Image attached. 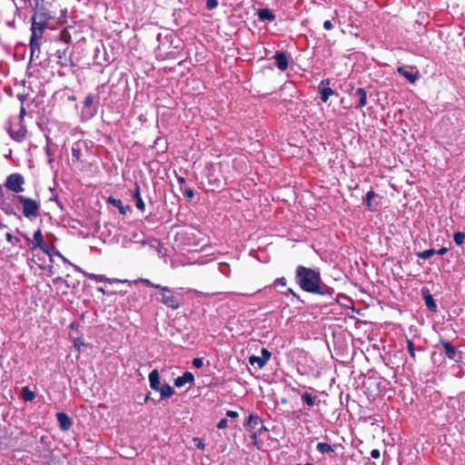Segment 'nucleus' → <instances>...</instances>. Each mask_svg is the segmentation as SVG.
<instances>
[{
    "instance_id": "obj_1",
    "label": "nucleus",
    "mask_w": 465,
    "mask_h": 465,
    "mask_svg": "<svg viewBox=\"0 0 465 465\" xmlns=\"http://www.w3.org/2000/svg\"><path fill=\"white\" fill-rule=\"evenodd\" d=\"M32 8V20L47 25L51 20L65 21L67 9L63 8L57 0H35Z\"/></svg>"
},
{
    "instance_id": "obj_2",
    "label": "nucleus",
    "mask_w": 465,
    "mask_h": 465,
    "mask_svg": "<svg viewBox=\"0 0 465 465\" xmlns=\"http://www.w3.org/2000/svg\"><path fill=\"white\" fill-rule=\"evenodd\" d=\"M295 280L300 288L306 292L321 295L331 293V288L322 285L320 272L312 268L298 265L295 272Z\"/></svg>"
},
{
    "instance_id": "obj_3",
    "label": "nucleus",
    "mask_w": 465,
    "mask_h": 465,
    "mask_svg": "<svg viewBox=\"0 0 465 465\" xmlns=\"http://www.w3.org/2000/svg\"><path fill=\"white\" fill-rule=\"evenodd\" d=\"M16 202L21 205L23 215L30 221L40 216L41 203L33 198L25 195H16Z\"/></svg>"
},
{
    "instance_id": "obj_4",
    "label": "nucleus",
    "mask_w": 465,
    "mask_h": 465,
    "mask_svg": "<svg viewBox=\"0 0 465 465\" xmlns=\"http://www.w3.org/2000/svg\"><path fill=\"white\" fill-rule=\"evenodd\" d=\"M155 288L161 291V297L157 299L161 303L164 304L168 308H171L172 310H177L181 307L183 304V300L180 294L174 293L167 286L157 285Z\"/></svg>"
},
{
    "instance_id": "obj_5",
    "label": "nucleus",
    "mask_w": 465,
    "mask_h": 465,
    "mask_svg": "<svg viewBox=\"0 0 465 465\" xmlns=\"http://www.w3.org/2000/svg\"><path fill=\"white\" fill-rule=\"evenodd\" d=\"M148 379L151 389L160 392L161 400L169 399L174 394V390L168 383L161 384L158 370H153Z\"/></svg>"
},
{
    "instance_id": "obj_6",
    "label": "nucleus",
    "mask_w": 465,
    "mask_h": 465,
    "mask_svg": "<svg viewBox=\"0 0 465 465\" xmlns=\"http://www.w3.org/2000/svg\"><path fill=\"white\" fill-rule=\"evenodd\" d=\"M25 239L27 241L28 245L32 251L40 249L43 252L50 254L49 246L45 242L42 230L38 228L33 235V239H30L27 235L23 234Z\"/></svg>"
},
{
    "instance_id": "obj_7",
    "label": "nucleus",
    "mask_w": 465,
    "mask_h": 465,
    "mask_svg": "<svg viewBox=\"0 0 465 465\" xmlns=\"http://www.w3.org/2000/svg\"><path fill=\"white\" fill-rule=\"evenodd\" d=\"M25 181L19 173H14L7 176L5 186L15 193H21L25 191L24 184Z\"/></svg>"
},
{
    "instance_id": "obj_8",
    "label": "nucleus",
    "mask_w": 465,
    "mask_h": 465,
    "mask_svg": "<svg viewBox=\"0 0 465 465\" xmlns=\"http://www.w3.org/2000/svg\"><path fill=\"white\" fill-rule=\"evenodd\" d=\"M381 196L377 194L373 190H370L363 198V203L368 211L374 213L377 212L381 205Z\"/></svg>"
},
{
    "instance_id": "obj_9",
    "label": "nucleus",
    "mask_w": 465,
    "mask_h": 465,
    "mask_svg": "<svg viewBox=\"0 0 465 465\" xmlns=\"http://www.w3.org/2000/svg\"><path fill=\"white\" fill-rule=\"evenodd\" d=\"M48 26L47 24H44L38 21L32 20L31 25V38L33 45L37 47L38 43L42 44V38L45 28Z\"/></svg>"
},
{
    "instance_id": "obj_10",
    "label": "nucleus",
    "mask_w": 465,
    "mask_h": 465,
    "mask_svg": "<svg viewBox=\"0 0 465 465\" xmlns=\"http://www.w3.org/2000/svg\"><path fill=\"white\" fill-rule=\"evenodd\" d=\"M57 63L62 67L74 66V64L72 58V51L69 46H66L63 50L56 51Z\"/></svg>"
},
{
    "instance_id": "obj_11",
    "label": "nucleus",
    "mask_w": 465,
    "mask_h": 465,
    "mask_svg": "<svg viewBox=\"0 0 465 465\" xmlns=\"http://www.w3.org/2000/svg\"><path fill=\"white\" fill-rule=\"evenodd\" d=\"M397 72L411 84H414L420 75L418 69L414 66H399Z\"/></svg>"
},
{
    "instance_id": "obj_12",
    "label": "nucleus",
    "mask_w": 465,
    "mask_h": 465,
    "mask_svg": "<svg viewBox=\"0 0 465 465\" xmlns=\"http://www.w3.org/2000/svg\"><path fill=\"white\" fill-rule=\"evenodd\" d=\"M244 427L246 430H250V431H253L255 430V429L260 426L258 428L257 430L259 431H262V430H266L267 429L265 428V426L263 425V422L262 420V419L258 416V415H255V414H250L245 422H244Z\"/></svg>"
},
{
    "instance_id": "obj_13",
    "label": "nucleus",
    "mask_w": 465,
    "mask_h": 465,
    "mask_svg": "<svg viewBox=\"0 0 465 465\" xmlns=\"http://www.w3.org/2000/svg\"><path fill=\"white\" fill-rule=\"evenodd\" d=\"M84 276L89 279V280H93V281H95L97 282H109V283H113V282H122V283H131L130 281L128 280H119V279H110V278H107L105 275H103V274H94V273H91V272H85L84 273Z\"/></svg>"
},
{
    "instance_id": "obj_14",
    "label": "nucleus",
    "mask_w": 465,
    "mask_h": 465,
    "mask_svg": "<svg viewBox=\"0 0 465 465\" xmlns=\"http://www.w3.org/2000/svg\"><path fill=\"white\" fill-rule=\"evenodd\" d=\"M330 80L325 79L322 80L319 84V92L321 94V100L323 103H326L329 98L334 94L333 90L329 86L330 85Z\"/></svg>"
},
{
    "instance_id": "obj_15",
    "label": "nucleus",
    "mask_w": 465,
    "mask_h": 465,
    "mask_svg": "<svg viewBox=\"0 0 465 465\" xmlns=\"http://www.w3.org/2000/svg\"><path fill=\"white\" fill-rule=\"evenodd\" d=\"M440 344L442 345V347L444 349V353L447 358H449L450 360H453L455 361H459V359H458V358H460L459 352L457 351L455 347L451 344V342L441 339Z\"/></svg>"
},
{
    "instance_id": "obj_16",
    "label": "nucleus",
    "mask_w": 465,
    "mask_h": 465,
    "mask_svg": "<svg viewBox=\"0 0 465 465\" xmlns=\"http://www.w3.org/2000/svg\"><path fill=\"white\" fill-rule=\"evenodd\" d=\"M106 203L116 207L119 213L123 215H126L128 213L132 211L131 206L126 204L124 205L120 199H116L114 196H109L106 199Z\"/></svg>"
},
{
    "instance_id": "obj_17",
    "label": "nucleus",
    "mask_w": 465,
    "mask_h": 465,
    "mask_svg": "<svg viewBox=\"0 0 465 465\" xmlns=\"http://www.w3.org/2000/svg\"><path fill=\"white\" fill-rule=\"evenodd\" d=\"M55 416L61 430L66 431L73 426L72 419L65 412H57Z\"/></svg>"
},
{
    "instance_id": "obj_18",
    "label": "nucleus",
    "mask_w": 465,
    "mask_h": 465,
    "mask_svg": "<svg viewBox=\"0 0 465 465\" xmlns=\"http://www.w3.org/2000/svg\"><path fill=\"white\" fill-rule=\"evenodd\" d=\"M277 67L281 71H285L289 65V60L286 54L282 51H277L273 56Z\"/></svg>"
},
{
    "instance_id": "obj_19",
    "label": "nucleus",
    "mask_w": 465,
    "mask_h": 465,
    "mask_svg": "<svg viewBox=\"0 0 465 465\" xmlns=\"http://www.w3.org/2000/svg\"><path fill=\"white\" fill-rule=\"evenodd\" d=\"M421 294L423 297V300L425 302V304L429 311L435 312L437 311V304L433 299V296L430 294V291L426 288H423L421 290Z\"/></svg>"
},
{
    "instance_id": "obj_20",
    "label": "nucleus",
    "mask_w": 465,
    "mask_h": 465,
    "mask_svg": "<svg viewBox=\"0 0 465 465\" xmlns=\"http://www.w3.org/2000/svg\"><path fill=\"white\" fill-rule=\"evenodd\" d=\"M353 96L358 98V102L355 104L354 108L359 110L367 104V94L364 88L359 87L356 89Z\"/></svg>"
},
{
    "instance_id": "obj_21",
    "label": "nucleus",
    "mask_w": 465,
    "mask_h": 465,
    "mask_svg": "<svg viewBox=\"0 0 465 465\" xmlns=\"http://www.w3.org/2000/svg\"><path fill=\"white\" fill-rule=\"evenodd\" d=\"M26 132L27 131H26L25 126H24L22 124H20L18 129L15 131L13 129L12 125H10L8 128V133H9L10 136L16 142H22L26 135Z\"/></svg>"
},
{
    "instance_id": "obj_22",
    "label": "nucleus",
    "mask_w": 465,
    "mask_h": 465,
    "mask_svg": "<svg viewBox=\"0 0 465 465\" xmlns=\"http://www.w3.org/2000/svg\"><path fill=\"white\" fill-rule=\"evenodd\" d=\"M194 376L190 371H185L182 376L177 377L174 380V385L177 388L184 386L186 383H193Z\"/></svg>"
},
{
    "instance_id": "obj_23",
    "label": "nucleus",
    "mask_w": 465,
    "mask_h": 465,
    "mask_svg": "<svg viewBox=\"0 0 465 465\" xmlns=\"http://www.w3.org/2000/svg\"><path fill=\"white\" fill-rule=\"evenodd\" d=\"M132 197L134 199H135L136 203H135V206L138 210L143 212L144 209H145V204H144V202L143 200L142 199V196H141V188H140V185L135 183H134V190L132 193Z\"/></svg>"
},
{
    "instance_id": "obj_24",
    "label": "nucleus",
    "mask_w": 465,
    "mask_h": 465,
    "mask_svg": "<svg viewBox=\"0 0 465 465\" xmlns=\"http://www.w3.org/2000/svg\"><path fill=\"white\" fill-rule=\"evenodd\" d=\"M5 241L10 245L9 247H22L21 239L13 234L11 229L8 227L6 232ZM12 250V248H10Z\"/></svg>"
},
{
    "instance_id": "obj_25",
    "label": "nucleus",
    "mask_w": 465,
    "mask_h": 465,
    "mask_svg": "<svg viewBox=\"0 0 465 465\" xmlns=\"http://www.w3.org/2000/svg\"><path fill=\"white\" fill-rule=\"evenodd\" d=\"M258 17L262 21H273L275 19V15L268 8L260 9L258 11Z\"/></svg>"
},
{
    "instance_id": "obj_26",
    "label": "nucleus",
    "mask_w": 465,
    "mask_h": 465,
    "mask_svg": "<svg viewBox=\"0 0 465 465\" xmlns=\"http://www.w3.org/2000/svg\"><path fill=\"white\" fill-rule=\"evenodd\" d=\"M21 397L25 401H32L35 398V393L25 386L21 390Z\"/></svg>"
},
{
    "instance_id": "obj_27",
    "label": "nucleus",
    "mask_w": 465,
    "mask_h": 465,
    "mask_svg": "<svg viewBox=\"0 0 465 465\" xmlns=\"http://www.w3.org/2000/svg\"><path fill=\"white\" fill-rule=\"evenodd\" d=\"M316 399V396H313L309 392H303L302 394V401H304L309 407H312L315 404Z\"/></svg>"
},
{
    "instance_id": "obj_28",
    "label": "nucleus",
    "mask_w": 465,
    "mask_h": 465,
    "mask_svg": "<svg viewBox=\"0 0 465 465\" xmlns=\"http://www.w3.org/2000/svg\"><path fill=\"white\" fill-rule=\"evenodd\" d=\"M316 450L321 453H331L333 452V448L326 442H320L316 446Z\"/></svg>"
},
{
    "instance_id": "obj_29",
    "label": "nucleus",
    "mask_w": 465,
    "mask_h": 465,
    "mask_svg": "<svg viewBox=\"0 0 465 465\" xmlns=\"http://www.w3.org/2000/svg\"><path fill=\"white\" fill-rule=\"evenodd\" d=\"M249 362L251 365H254V364H257L258 368L259 369H262L266 363H265V360H262V357L260 356H255V355H252L250 358H249Z\"/></svg>"
},
{
    "instance_id": "obj_30",
    "label": "nucleus",
    "mask_w": 465,
    "mask_h": 465,
    "mask_svg": "<svg viewBox=\"0 0 465 465\" xmlns=\"http://www.w3.org/2000/svg\"><path fill=\"white\" fill-rule=\"evenodd\" d=\"M436 253V251L434 249H428V250H425L423 252H419L416 253V255L419 257V258H421V259H424V260H427V259H430L432 255H434Z\"/></svg>"
},
{
    "instance_id": "obj_31",
    "label": "nucleus",
    "mask_w": 465,
    "mask_h": 465,
    "mask_svg": "<svg viewBox=\"0 0 465 465\" xmlns=\"http://www.w3.org/2000/svg\"><path fill=\"white\" fill-rule=\"evenodd\" d=\"M453 241L456 245H461L465 241V233L462 232H455L453 233Z\"/></svg>"
},
{
    "instance_id": "obj_32",
    "label": "nucleus",
    "mask_w": 465,
    "mask_h": 465,
    "mask_svg": "<svg viewBox=\"0 0 465 465\" xmlns=\"http://www.w3.org/2000/svg\"><path fill=\"white\" fill-rule=\"evenodd\" d=\"M84 345H85V343H84V340H83V339H81V338H75V339L74 340V350L78 352V354H80L81 348H82L83 346H84ZM78 357H79V355H77V358H78Z\"/></svg>"
},
{
    "instance_id": "obj_33",
    "label": "nucleus",
    "mask_w": 465,
    "mask_h": 465,
    "mask_svg": "<svg viewBox=\"0 0 465 465\" xmlns=\"http://www.w3.org/2000/svg\"><path fill=\"white\" fill-rule=\"evenodd\" d=\"M407 349L413 361H416L414 343L411 340H407Z\"/></svg>"
},
{
    "instance_id": "obj_34",
    "label": "nucleus",
    "mask_w": 465,
    "mask_h": 465,
    "mask_svg": "<svg viewBox=\"0 0 465 465\" xmlns=\"http://www.w3.org/2000/svg\"><path fill=\"white\" fill-rule=\"evenodd\" d=\"M262 431L259 430H253L251 434V440L252 444L256 447L258 450L260 449L259 442H258V436L261 434Z\"/></svg>"
},
{
    "instance_id": "obj_35",
    "label": "nucleus",
    "mask_w": 465,
    "mask_h": 465,
    "mask_svg": "<svg viewBox=\"0 0 465 465\" xmlns=\"http://www.w3.org/2000/svg\"><path fill=\"white\" fill-rule=\"evenodd\" d=\"M206 1V8L208 10H213L218 6L217 0H205Z\"/></svg>"
},
{
    "instance_id": "obj_36",
    "label": "nucleus",
    "mask_w": 465,
    "mask_h": 465,
    "mask_svg": "<svg viewBox=\"0 0 465 465\" xmlns=\"http://www.w3.org/2000/svg\"><path fill=\"white\" fill-rule=\"evenodd\" d=\"M94 103V96L93 94H89L85 96L84 100V107H90Z\"/></svg>"
},
{
    "instance_id": "obj_37",
    "label": "nucleus",
    "mask_w": 465,
    "mask_h": 465,
    "mask_svg": "<svg viewBox=\"0 0 465 465\" xmlns=\"http://www.w3.org/2000/svg\"><path fill=\"white\" fill-rule=\"evenodd\" d=\"M60 39L64 41L66 44L69 43L70 39H71V36L69 35V33L64 29L61 34H60Z\"/></svg>"
},
{
    "instance_id": "obj_38",
    "label": "nucleus",
    "mask_w": 465,
    "mask_h": 465,
    "mask_svg": "<svg viewBox=\"0 0 465 465\" xmlns=\"http://www.w3.org/2000/svg\"><path fill=\"white\" fill-rule=\"evenodd\" d=\"M134 282H142L147 286L153 287V288H155V286L158 285V284L153 283L149 279H143V278L135 280V281H134Z\"/></svg>"
},
{
    "instance_id": "obj_39",
    "label": "nucleus",
    "mask_w": 465,
    "mask_h": 465,
    "mask_svg": "<svg viewBox=\"0 0 465 465\" xmlns=\"http://www.w3.org/2000/svg\"><path fill=\"white\" fill-rule=\"evenodd\" d=\"M262 360H265V363H267V361L270 360L271 356H272V353L265 348H262Z\"/></svg>"
},
{
    "instance_id": "obj_40",
    "label": "nucleus",
    "mask_w": 465,
    "mask_h": 465,
    "mask_svg": "<svg viewBox=\"0 0 465 465\" xmlns=\"http://www.w3.org/2000/svg\"><path fill=\"white\" fill-rule=\"evenodd\" d=\"M41 45V43H38L37 47L35 46H35L33 45V42L30 40L31 57H33L35 53H40Z\"/></svg>"
},
{
    "instance_id": "obj_41",
    "label": "nucleus",
    "mask_w": 465,
    "mask_h": 465,
    "mask_svg": "<svg viewBox=\"0 0 465 465\" xmlns=\"http://www.w3.org/2000/svg\"><path fill=\"white\" fill-rule=\"evenodd\" d=\"M38 457L44 460L46 463H49L52 460L53 454L51 451H48L45 454H39Z\"/></svg>"
},
{
    "instance_id": "obj_42",
    "label": "nucleus",
    "mask_w": 465,
    "mask_h": 465,
    "mask_svg": "<svg viewBox=\"0 0 465 465\" xmlns=\"http://www.w3.org/2000/svg\"><path fill=\"white\" fill-rule=\"evenodd\" d=\"M184 196L192 200L194 197V192L191 187H186L183 193Z\"/></svg>"
},
{
    "instance_id": "obj_43",
    "label": "nucleus",
    "mask_w": 465,
    "mask_h": 465,
    "mask_svg": "<svg viewBox=\"0 0 465 465\" xmlns=\"http://www.w3.org/2000/svg\"><path fill=\"white\" fill-rule=\"evenodd\" d=\"M193 365L194 368L200 369L203 365V361L202 358H194L193 360Z\"/></svg>"
},
{
    "instance_id": "obj_44",
    "label": "nucleus",
    "mask_w": 465,
    "mask_h": 465,
    "mask_svg": "<svg viewBox=\"0 0 465 465\" xmlns=\"http://www.w3.org/2000/svg\"><path fill=\"white\" fill-rule=\"evenodd\" d=\"M286 284H287V282H286V279L284 277L277 278L273 282V285L274 286H277V285L286 286Z\"/></svg>"
},
{
    "instance_id": "obj_45",
    "label": "nucleus",
    "mask_w": 465,
    "mask_h": 465,
    "mask_svg": "<svg viewBox=\"0 0 465 465\" xmlns=\"http://www.w3.org/2000/svg\"><path fill=\"white\" fill-rule=\"evenodd\" d=\"M227 420L226 419H222L218 423H217V428L220 429V430H223V429H225L227 428Z\"/></svg>"
},
{
    "instance_id": "obj_46",
    "label": "nucleus",
    "mask_w": 465,
    "mask_h": 465,
    "mask_svg": "<svg viewBox=\"0 0 465 465\" xmlns=\"http://www.w3.org/2000/svg\"><path fill=\"white\" fill-rule=\"evenodd\" d=\"M226 416L227 417H230L232 419H236L239 417V413L235 411H226Z\"/></svg>"
},
{
    "instance_id": "obj_47",
    "label": "nucleus",
    "mask_w": 465,
    "mask_h": 465,
    "mask_svg": "<svg viewBox=\"0 0 465 465\" xmlns=\"http://www.w3.org/2000/svg\"><path fill=\"white\" fill-rule=\"evenodd\" d=\"M323 27L325 30H331L333 28V25L330 20H326L323 23Z\"/></svg>"
},
{
    "instance_id": "obj_48",
    "label": "nucleus",
    "mask_w": 465,
    "mask_h": 465,
    "mask_svg": "<svg viewBox=\"0 0 465 465\" xmlns=\"http://www.w3.org/2000/svg\"><path fill=\"white\" fill-rule=\"evenodd\" d=\"M371 458H373V459H379V458H380V456H381V452H380V450H379L374 449V450H372L371 451Z\"/></svg>"
},
{
    "instance_id": "obj_49",
    "label": "nucleus",
    "mask_w": 465,
    "mask_h": 465,
    "mask_svg": "<svg viewBox=\"0 0 465 465\" xmlns=\"http://www.w3.org/2000/svg\"><path fill=\"white\" fill-rule=\"evenodd\" d=\"M193 440H194V442H196V443H195V446H196L198 449H201V450L204 449V444L203 443V441H202L200 439L195 438Z\"/></svg>"
},
{
    "instance_id": "obj_50",
    "label": "nucleus",
    "mask_w": 465,
    "mask_h": 465,
    "mask_svg": "<svg viewBox=\"0 0 465 465\" xmlns=\"http://www.w3.org/2000/svg\"><path fill=\"white\" fill-rule=\"evenodd\" d=\"M0 252L2 253H6L10 256H12L13 254L11 253V249L10 247H6V246H3L2 248H0Z\"/></svg>"
},
{
    "instance_id": "obj_51",
    "label": "nucleus",
    "mask_w": 465,
    "mask_h": 465,
    "mask_svg": "<svg viewBox=\"0 0 465 465\" xmlns=\"http://www.w3.org/2000/svg\"><path fill=\"white\" fill-rule=\"evenodd\" d=\"M25 114V109L22 105L20 108V114H19V124L23 121Z\"/></svg>"
},
{
    "instance_id": "obj_52",
    "label": "nucleus",
    "mask_w": 465,
    "mask_h": 465,
    "mask_svg": "<svg viewBox=\"0 0 465 465\" xmlns=\"http://www.w3.org/2000/svg\"><path fill=\"white\" fill-rule=\"evenodd\" d=\"M448 251H449V248H447V247H441V248H440L438 251H436V253H438V254H440V255H443V254H445Z\"/></svg>"
},
{
    "instance_id": "obj_53",
    "label": "nucleus",
    "mask_w": 465,
    "mask_h": 465,
    "mask_svg": "<svg viewBox=\"0 0 465 465\" xmlns=\"http://www.w3.org/2000/svg\"><path fill=\"white\" fill-rule=\"evenodd\" d=\"M290 293L296 296V293L294 292V291L292 288H288L287 291L285 292H283V294L286 296Z\"/></svg>"
},
{
    "instance_id": "obj_54",
    "label": "nucleus",
    "mask_w": 465,
    "mask_h": 465,
    "mask_svg": "<svg viewBox=\"0 0 465 465\" xmlns=\"http://www.w3.org/2000/svg\"><path fill=\"white\" fill-rule=\"evenodd\" d=\"M177 181L180 184H183L185 183V178L182 176H177Z\"/></svg>"
},
{
    "instance_id": "obj_55",
    "label": "nucleus",
    "mask_w": 465,
    "mask_h": 465,
    "mask_svg": "<svg viewBox=\"0 0 465 465\" xmlns=\"http://www.w3.org/2000/svg\"><path fill=\"white\" fill-rule=\"evenodd\" d=\"M73 155L75 156L77 159L79 158V151L73 149Z\"/></svg>"
},
{
    "instance_id": "obj_56",
    "label": "nucleus",
    "mask_w": 465,
    "mask_h": 465,
    "mask_svg": "<svg viewBox=\"0 0 465 465\" xmlns=\"http://www.w3.org/2000/svg\"><path fill=\"white\" fill-rule=\"evenodd\" d=\"M97 291H98L99 292L103 293V294H105V291H104V289L103 287H98V288H97Z\"/></svg>"
},
{
    "instance_id": "obj_57",
    "label": "nucleus",
    "mask_w": 465,
    "mask_h": 465,
    "mask_svg": "<svg viewBox=\"0 0 465 465\" xmlns=\"http://www.w3.org/2000/svg\"><path fill=\"white\" fill-rule=\"evenodd\" d=\"M149 400H150V394H147V395L144 397V402H147Z\"/></svg>"
},
{
    "instance_id": "obj_58",
    "label": "nucleus",
    "mask_w": 465,
    "mask_h": 465,
    "mask_svg": "<svg viewBox=\"0 0 465 465\" xmlns=\"http://www.w3.org/2000/svg\"><path fill=\"white\" fill-rule=\"evenodd\" d=\"M60 281H63V279L61 277H57L56 279L54 280V282H60Z\"/></svg>"
},
{
    "instance_id": "obj_59",
    "label": "nucleus",
    "mask_w": 465,
    "mask_h": 465,
    "mask_svg": "<svg viewBox=\"0 0 465 465\" xmlns=\"http://www.w3.org/2000/svg\"><path fill=\"white\" fill-rule=\"evenodd\" d=\"M2 192V186L0 185V193Z\"/></svg>"
}]
</instances>
